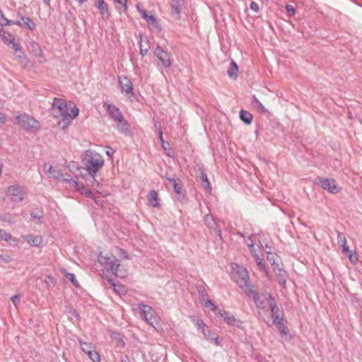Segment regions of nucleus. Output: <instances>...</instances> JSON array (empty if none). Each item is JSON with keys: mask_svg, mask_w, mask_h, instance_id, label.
I'll return each instance as SVG.
<instances>
[{"mask_svg": "<svg viewBox=\"0 0 362 362\" xmlns=\"http://www.w3.org/2000/svg\"><path fill=\"white\" fill-rule=\"evenodd\" d=\"M98 261L101 264L105 266V269H106V272L110 270L111 272L119 278H124L127 276V270L119 263V261L117 258L110 254L103 255L100 252L98 257ZM103 274H105V270L103 269Z\"/></svg>", "mask_w": 362, "mask_h": 362, "instance_id": "nucleus-1", "label": "nucleus"}, {"mask_svg": "<svg viewBox=\"0 0 362 362\" xmlns=\"http://www.w3.org/2000/svg\"><path fill=\"white\" fill-rule=\"evenodd\" d=\"M84 162L86 170L91 177H94L104 165V160L102 156L90 150L86 151Z\"/></svg>", "mask_w": 362, "mask_h": 362, "instance_id": "nucleus-2", "label": "nucleus"}, {"mask_svg": "<svg viewBox=\"0 0 362 362\" xmlns=\"http://www.w3.org/2000/svg\"><path fill=\"white\" fill-rule=\"evenodd\" d=\"M16 123L25 130L37 131L40 125L37 120L27 114H22L16 117Z\"/></svg>", "mask_w": 362, "mask_h": 362, "instance_id": "nucleus-3", "label": "nucleus"}, {"mask_svg": "<svg viewBox=\"0 0 362 362\" xmlns=\"http://www.w3.org/2000/svg\"><path fill=\"white\" fill-rule=\"evenodd\" d=\"M233 269L235 270L233 273V279L237 284L242 288H249L250 284L247 269L238 264H235Z\"/></svg>", "mask_w": 362, "mask_h": 362, "instance_id": "nucleus-4", "label": "nucleus"}, {"mask_svg": "<svg viewBox=\"0 0 362 362\" xmlns=\"http://www.w3.org/2000/svg\"><path fill=\"white\" fill-rule=\"evenodd\" d=\"M6 196L13 202H21L27 195V191L19 185L10 186L6 192Z\"/></svg>", "mask_w": 362, "mask_h": 362, "instance_id": "nucleus-5", "label": "nucleus"}, {"mask_svg": "<svg viewBox=\"0 0 362 362\" xmlns=\"http://www.w3.org/2000/svg\"><path fill=\"white\" fill-rule=\"evenodd\" d=\"M139 307L141 310V318L145 322L152 326H153L154 324L158 323V317L156 315L155 311L152 309L151 307L144 305V303L139 304Z\"/></svg>", "mask_w": 362, "mask_h": 362, "instance_id": "nucleus-6", "label": "nucleus"}, {"mask_svg": "<svg viewBox=\"0 0 362 362\" xmlns=\"http://www.w3.org/2000/svg\"><path fill=\"white\" fill-rule=\"evenodd\" d=\"M154 53L160 62V63H158L159 66H162L165 69H168L171 66L172 61L170 56L169 53L165 51L161 47L158 46L156 48Z\"/></svg>", "mask_w": 362, "mask_h": 362, "instance_id": "nucleus-7", "label": "nucleus"}, {"mask_svg": "<svg viewBox=\"0 0 362 362\" xmlns=\"http://www.w3.org/2000/svg\"><path fill=\"white\" fill-rule=\"evenodd\" d=\"M1 20L4 21L6 25L17 24L21 27L27 28L30 30H33L35 28V23L28 17L21 16L16 22H14L8 21L1 13Z\"/></svg>", "mask_w": 362, "mask_h": 362, "instance_id": "nucleus-8", "label": "nucleus"}, {"mask_svg": "<svg viewBox=\"0 0 362 362\" xmlns=\"http://www.w3.org/2000/svg\"><path fill=\"white\" fill-rule=\"evenodd\" d=\"M52 107L53 109H57L59 112V115L62 116L64 119H66L69 107H68L64 100L55 98L52 103Z\"/></svg>", "mask_w": 362, "mask_h": 362, "instance_id": "nucleus-9", "label": "nucleus"}, {"mask_svg": "<svg viewBox=\"0 0 362 362\" xmlns=\"http://www.w3.org/2000/svg\"><path fill=\"white\" fill-rule=\"evenodd\" d=\"M321 187L330 193L336 194L339 192V188L334 179L323 178L320 180Z\"/></svg>", "mask_w": 362, "mask_h": 362, "instance_id": "nucleus-10", "label": "nucleus"}, {"mask_svg": "<svg viewBox=\"0 0 362 362\" xmlns=\"http://www.w3.org/2000/svg\"><path fill=\"white\" fill-rule=\"evenodd\" d=\"M204 221L206 226L209 228L214 230V232L217 234V235L220 238V240H222L221 229L218 226V224L216 222L214 217L211 214H206L204 216Z\"/></svg>", "mask_w": 362, "mask_h": 362, "instance_id": "nucleus-11", "label": "nucleus"}, {"mask_svg": "<svg viewBox=\"0 0 362 362\" xmlns=\"http://www.w3.org/2000/svg\"><path fill=\"white\" fill-rule=\"evenodd\" d=\"M105 106L107 107V110L111 117L117 122H122L124 120V117L122 114L121 113L119 109L116 107L115 105L111 104H105Z\"/></svg>", "mask_w": 362, "mask_h": 362, "instance_id": "nucleus-12", "label": "nucleus"}, {"mask_svg": "<svg viewBox=\"0 0 362 362\" xmlns=\"http://www.w3.org/2000/svg\"><path fill=\"white\" fill-rule=\"evenodd\" d=\"M216 314L221 317L227 324L233 326H238L240 321L227 311L221 310L219 309V310Z\"/></svg>", "mask_w": 362, "mask_h": 362, "instance_id": "nucleus-13", "label": "nucleus"}, {"mask_svg": "<svg viewBox=\"0 0 362 362\" xmlns=\"http://www.w3.org/2000/svg\"><path fill=\"white\" fill-rule=\"evenodd\" d=\"M119 84L122 92L127 94H133L132 83L129 78L126 76L119 77Z\"/></svg>", "mask_w": 362, "mask_h": 362, "instance_id": "nucleus-14", "label": "nucleus"}, {"mask_svg": "<svg viewBox=\"0 0 362 362\" xmlns=\"http://www.w3.org/2000/svg\"><path fill=\"white\" fill-rule=\"evenodd\" d=\"M168 180L173 185L175 192L178 195L177 199L182 201L185 196L182 193V182L180 179L168 178Z\"/></svg>", "mask_w": 362, "mask_h": 362, "instance_id": "nucleus-15", "label": "nucleus"}, {"mask_svg": "<svg viewBox=\"0 0 362 362\" xmlns=\"http://www.w3.org/2000/svg\"><path fill=\"white\" fill-rule=\"evenodd\" d=\"M95 6L99 9L100 13L103 20H107L110 16L108 6L104 0H95Z\"/></svg>", "mask_w": 362, "mask_h": 362, "instance_id": "nucleus-16", "label": "nucleus"}, {"mask_svg": "<svg viewBox=\"0 0 362 362\" xmlns=\"http://www.w3.org/2000/svg\"><path fill=\"white\" fill-rule=\"evenodd\" d=\"M254 300L257 306L262 310H264L269 308V296H265L264 299L261 300L259 297V294L257 292H252Z\"/></svg>", "mask_w": 362, "mask_h": 362, "instance_id": "nucleus-17", "label": "nucleus"}, {"mask_svg": "<svg viewBox=\"0 0 362 362\" xmlns=\"http://www.w3.org/2000/svg\"><path fill=\"white\" fill-rule=\"evenodd\" d=\"M139 11L141 14L142 18H144L150 25H151L154 28H158V23L156 17H154L152 15H148L146 11L144 9L139 8Z\"/></svg>", "mask_w": 362, "mask_h": 362, "instance_id": "nucleus-18", "label": "nucleus"}, {"mask_svg": "<svg viewBox=\"0 0 362 362\" xmlns=\"http://www.w3.org/2000/svg\"><path fill=\"white\" fill-rule=\"evenodd\" d=\"M11 49H13L14 54H16V57L19 59H25V54L22 51V47H21L20 44L16 42L15 40L12 43L8 45Z\"/></svg>", "mask_w": 362, "mask_h": 362, "instance_id": "nucleus-19", "label": "nucleus"}, {"mask_svg": "<svg viewBox=\"0 0 362 362\" xmlns=\"http://www.w3.org/2000/svg\"><path fill=\"white\" fill-rule=\"evenodd\" d=\"M182 6H183V0H173V1H172L171 13H172V14H175L177 16L176 19L180 18V14L182 9Z\"/></svg>", "mask_w": 362, "mask_h": 362, "instance_id": "nucleus-20", "label": "nucleus"}, {"mask_svg": "<svg viewBox=\"0 0 362 362\" xmlns=\"http://www.w3.org/2000/svg\"><path fill=\"white\" fill-rule=\"evenodd\" d=\"M268 300L269 303V309L271 310L272 317H274L279 315V308L276 303L275 299L271 295H269Z\"/></svg>", "mask_w": 362, "mask_h": 362, "instance_id": "nucleus-21", "label": "nucleus"}, {"mask_svg": "<svg viewBox=\"0 0 362 362\" xmlns=\"http://www.w3.org/2000/svg\"><path fill=\"white\" fill-rule=\"evenodd\" d=\"M147 199L148 204L153 207H157L158 206V193L155 190H151L148 195Z\"/></svg>", "mask_w": 362, "mask_h": 362, "instance_id": "nucleus-22", "label": "nucleus"}, {"mask_svg": "<svg viewBox=\"0 0 362 362\" xmlns=\"http://www.w3.org/2000/svg\"><path fill=\"white\" fill-rule=\"evenodd\" d=\"M27 243L30 245L40 246L42 243V238L40 235H29L26 237Z\"/></svg>", "mask_w": 362, "mask_h": 362, "instance_id": "nucleus-23", "label": "nucleus"}, {"mask_svg": "<svg viewBox=\"0 0 362 362\" xmlns=\"http://www.w3.org/2000/svg\"><path fill=\"white\" fill-rule=\"evenodd\" d=\"M199 178L202 181V187L209 193H211V190H212V188L211 187V184L209 182V180L207 177V175L204 172V171H202V173H200V175H199Z\"/></svg>", "mask_w": 362, "mask_h": 362, "instance_id": "nucleus-24", "label": "nucleus"}, {"mask_svg": "<svg viewBox=\"0 0 362 362\" xmlns=\"http://www.w3.org/2000/svg\"><path fill=\"white\" fill-rule=\"evenodd\" d=\"M109 283L112 286L114 291L116 293L121 295L126 293L125 287L120 284H116L112 278L107 279Z\"/></svg>", "mask_w": 362, "mask_h": 362, "instance_id": "nucleus-25", "label": "nucleus"}, {"mask_svg": "<svg viewBox=\"0 0 362 362\" xmlns=\"http://www.w3.org/2000/svg\"><path fill=\"white\" fill-rule=\"evenodd\" d=\"M203 334L206 340L211 341H214L216 344H219L218 337L214 333L211 332L208 327H206V329H204Z\"/></svg>", "mask_w": 362, "mask_h": 362, "instance_id": "nucleus-26", "label": "nucleus"}, {"mask_svg": "<svg viewBox=\"0 0 362 362\" xmlns=\"http://www.w3.org/2000/svg\"><path fill=\"white\" fill-rule=\"evenodd\" d=\"M252 115L247 111L242 110L240 112V118L246 124H250L252 121Z\"/></svg>", "mask_w": 362, "mask_h": 362, "instance_id": "nucleus-27", "label": "nucleus"}, {"mask_svg": "<svg viewBox=\"0 0 362 362\" xmlns=\"http://www.w3.org/2000/svg\"><path fill=\"white\" fill-rule=\"evenodd\" d=\"M30 47L35 56L38 57H43V52L38 43L35 42L30 43Z\"/></svg>", "mask_w": 362, "mask_h": 362, "instance_id": "nucleus-28", "label": "nucleus"}, {"mask_svg": "<svg viewBox=\"0 0 362 362\" xmlns=\"http://www.w3.org/2000/svg\"><path fill=\"white\" fill-rule=\"evenodd\" d=\"M337 242L341 245L343 250L348 251V245H346V236L343 233L337 232Z\"/></svg>", "mask_w": 362, "mask_h": 362, "instance_id": "nucleus-29", "label": "nucleus"}, {"mask_svg": "<svg viewBox=\"0 0 362 362\" xmlns=\"http://www.w3.org/2000/svg\"><path fill=\"white\" fill-rule=\"evenodd\" d=\"M343 252L348 256L349 261L356 264L358 261V255L355 251L350 250L348 247V251L343 250Z\"/></svg>", "mask_w": 362, "mask_h": 362, "instance_id": "nucleus-30", "label": "nucleus"}, {"mask_svg": "<svg viewBox=\"0 0 362 362\" xmlns=\"http://www.w3.org/2000/svg\"><path fill=\"white\" fill-rule=\"evenodd\" d=\"M274 272L276 274L279 278V282L281 284H286V279L285 277V272L284 270L281 269V268H274Z\"/></svg>", "mask_w": 362, "mask_h": 362, "instance_id": "nucleus-31", "label": "nucleus"}, {"mask_svg": "<svg viewBox=\"0 0 362 362\" xmlns=\"http://www.w3.org/2000/svg\"><path fill=\"white\" fill-rule=\"evenodd\" d=\"M1 39L4 40V42L8 45H10L15 40V37L8 33H6L1 29Z\"/></svg>", "mask_w": 362, "mask_h": 362, "instance_id": "nucleus-32", "label": "nucleus"}, {"mask_svg": "<svg viewBox=\"0 0 362 362\" xmlns=\"http://www.w3.org/2000/svg\"><path fill=\"white\" fill-rule=\"evenodd\" d=\"M238 71V68L237 64H235V62H232L228 68V71H227L228 75L230 77H233V76L236 77Z\"/></svg>", "mask_w": 362, "mask_h": 362, "instance_id": "nucleus-33", "label": "nucleus"}, {"mask_svg": "<svg viewBox=\"0 0 362 362\" xmlns=\"http://www.w3.org/2000/svg\"><path fill=\"white\" fill-rule=\"evenodd\" d=\"M252 104L257 108V110L261 112H267V110L265 109L264 105L260 103V101L257 98L255 95L252 97Z\"/></svg>", "mask_w": 362, "mask_h": 362, "instance_id": "nucleus-34", "label": "nucleus"}, {"mask_svg": "<svg viewBox=\"0 0 362 362\" xmlns=\"http://www.w3.org/2000/svg\"><path fill=\"white\" fill-rule=\"evenodd\" d=\"M118 125H117V129L119 132H121L122 133H124L125 134H127L129 133L130 130H129V126L128 124V123L124 121V119L123 120V122H118Z\"/></svg>", "mask_w": 362, "mask_h": 362, "instance_id": "nucleus-35", "label": "nucleus"}, {"mask_svg": "<svg viewBox=\"0 0 362 362\" xmlns=\"http://www.w3.org/2000/svg\"><path fill=\"white\" fill-rule=\"evenodd\" d=\"M81 194H84L87 197H90L93 199H94L95 202L96 204H98V201L96 199V198L94 197V194L92 191H90L88 189H86L84 185H81V189L79 192Z\"/></svg>", "mask_w": 362, "mask_h": 362, "instance_id": "nucleus-36", "label": "nucleus"}, {"mask_svg": "<svg viewBox=\"0 0 362 362\" xmlns=\"http://www.w3.org/2000/svg\"><path fill=\"white\" fill-rule=\"evenodd\" d=\"M86 354L88 356V357L93 362L100 361V356L95 350L91 349L90 351H88Z\"/></svg>", "mask_w": 362, "mask_h": 362, "instance_id": "nucleus-37", "label": "nucleus"}, {"mask_svg": "<svg viewBox=\"0 0 362 362\" xmlns=\"http://www.w3.org/2000/svg\"><path fill=\"white\" fill-rule=\"evenodd\" d=\"M78 108L76 106L73 107H69V110L68 111L67 117L66 119H73L76 118L78 115Z\"/></svg>", "mask_w": 362, "mask_h": 362, "instance_id": "nucleus-38", "label": "nucleus"}, {"mask_svg": "<svg viewBox=\"0 0 362 362\" xmlns=\"http://www.w3.org/2000/svg\"><path fill=\"white\" fill-rule=\"evenodd\" d=\"M78 342H79V344H80V346H81V349L82 350L83 352L87 354L88 351H90L93 346H92V344H90V343H87V342H84L82 341L81 339H78Z\"/></svg>", "mask_w": 362, "mask_h": 362, "instance_id": "nucleus-39", "label": "nucleus"}, {"mask_svg": "<svg viewBox=\"0 0 362 362\" xmlns=\"http://www.w3.org/2000/svg\"><path fill=\"white\" fill-rule=\"evenodd\" d=\"M276 327L280 332V334L282 337L288 335L289 330H288V327L284 324V322L280 325H278V326H276Z\"/></svg>", "mask_w": 362, "mask_h": 362, "instance_id": "nucleus-40", "label": "nucleus"}, {"mask_svg": "<svg viewBox=\"0 0 362 362\" xmlns=\"http://www.w3.org/2000/svg\"><path fill=\"white\" fill-rule=\"evenodd\" d=\"M69 183L70 187H74L78 192L81 191V185H83L82 183H79L76 179H70V180H69Z\"/></svg>", "mask_w": 362, "mask_h": 362, "instance_id": "nucleus-41", "label": "nucleus"}, {"mask_svg": "<svg viewBox=\"0 0 362 362\" xmlns=\"http://www.w3.org/2000/svg\"><path fill=\"white\" fill-rule=\"evenodd\" d=\"M143 42H144V40H141L140 42V54L142 56H145L148 51L149 46L147 44V42L146 43V45H144Z\"/></svg>", "mask_w": 362, "mask_h": 362, "instance_id": "nucleus-42", "label": "nucleus"}, {"mask_svg": "<svg viewBox=\"0 0 362 362\" xmlns=\"http://www.w3.org/2000/svg\"><path fill=\"white\" fill-rule=\"evenodd\" d=\"M283 321H284V319L282 317H281L280 315H276L273 317L272 323H270L269 321H265V322L267 324V325H269V326H272V324H275L276 326H278V325L283 323Z\"/></svg>", "mask_w": 362, "mask_h": 362, "instance_id": "nucleus-43", "label": "nucleus"}, {"mask_svg": "<svg viewBox=\"0 0 362 362\" xmlns=\"http://www.w3.org/2000/svg\"><path fill=\"white\" fill-rule=\"evenodd\" d=\"M66 276L73 284L74 286H75L76 287H78L79 286V284L77 281V280L76 279V276H75V275L74 274H72V273H66Z\"/></svg>", "mask_w": 362, "mask_h": 362, "instance_id": "nucleus-44", "label": "nucleus"}, {"mask_svg": "<svg viewBox=\"0 0 362 362\" xmlns=\"http://www.w3.org/2000/svg\"><path fill=\"white\" fill-rule=\"evenodd\" d=\"M47 175L49 177L59 178V173L56 171L52 166H49Z\"/></svg>", "mask_w": 362, "mask_h": 362, "instance_id": "nucleus-45", "label": "nucleus"}, {"mask_svg": "<svg viewBox=\"0 0 362 362\" xmlns=\"http://www.w3.org/2000/svg\"><path fill=\"white\" fill-rule=\"evenodd\" d=\"M204 306L205 307H209V306H211V310L213 312H214L215 313H216L218 310H219V308L215 305L212 301L209 299H207L205 302H204Z\"/></svg>", "mask_w": 362, "mask_h": 362, "instance_id": "nucleus-46", "label": "nucleus"}, {"mask_svg": "<svg viewBox=\"0 0 362 362\" xmlns=\"http://www.w3.org/2000/svg\"><path fill=\"white\" fill-rule=\"evenodd\" d=\"M93 181H92V187L97 190L98 192L100 193L99 192V189H100L101 186L100 184L95 180V176L91 177Z\"/></svg>", "mask_w": 362, "mask_h": 362, "instance_id": "nucleus-47", "label": "nucleus"}, {"mask_svg": "<svg viewBox=\"0 0 362 362\" xmlns=\"http://www.w3.org/2000/svg\"><path fill=\"white\" fill-rule=\"evenodd\" d=\"M196 325L197 327L199 328V329H202V332H204V329H206V327H208L205 323L204 322L203 320H197V321L196 322Z\"/></svg>", "mask_w": 362, "mask_h": 362, "instance_id": "nucleus-48", "label": "nucleus"}, {"mask_svg": "<svg viewBox=\"0 0 362 362\" xmlns=\"http://www.w3.org/2000/svg\"><path fill=\"white\" fill-rule=\"evenodd\" d=\"M111 337H112V338H113V339L120 341L122 344V346L124 345V342L123 341V340L122 339V336H121V334L119 333H118V332H112Z\"/></svg>", "mask_w": 362, "mask_h": 362, "instance_id": "nucleus-49", "label": "nucleus"}, {"mask_svg": "<svg viewBox=\"0 0 362 362\" xmlns=\"http://www.w3.org/2000/svg\"><path fill=\"white\" fill-rule=\"evenodd\" d=\"M257 264L259 267L260 269L264 270L265 269V266L264 264L263 259L257 257L256 259Z\"/></svg>", "mask_w": 362, "mask_h": 362, "instance_id": "nucleus-50", "label": "nucleus"}, {"mask_svg": "<svg viewBox=\"0 0 362 362\" xmlns=\"http://www.w3.org/2000/svg\"><path fill=\"white\" fill-rule=\"evenodd\" d=\"M30 216L33 220H35V219L40 220L42 218V216L39 214V212L35 210H33L31 211Z\"/></svg>", "mask_w": 362, "mask_h": 362, "instance_id": "nucleus-51", "label": "nucleus"}, {"mask_svg": "<svg viewBox=\"0 0 362 362\" xmlns=\"http://www.w3.org/2000/svg\"><path fill=\"white\" fill-rule=\"evenodd\" d=\"M286 9L290 16H293L296 13L295 8L292 5H286Z\"/></svg>", "mask_w": 362, "mask_h": 362, "instance_id": "nucleus-52", "label": "nucleus"}, {"mask_svg": "<svg viewBox=\"0 0 362 362\" xmlns=\"http://www.w3.org/2000/svg\"><path fill=\"white\" fill-rule=\"evenodd\" d=\"M250 8L254 11L255 13H258L259 11V5L257 4V3L255 2V1H252L251 4H250Z\"/></svg>", "mask_w": 362, "mask_h": 362, "instance_id": "nucleus-53", "label": "nucleus"}, {"mask_svg": "<svg viewBox=\"0 0 362 362\" xmlns=\"http://www.w3.org/2000/svg\"><path fill=\"white\" fill-rule=\"evenodd\" d=\"M11 300L13 305H15V307H17L18 304L20 302V296L18 295H15L11 298Z\"/></svg>", "mask_w": 362, "mask_h": 362, "instance_id": "nucleus-54", "label": "nucleus"}, {"mask_svg": "<svg viewBox=\"0 0 362 362\" xmlns=\"http://www.w3.org/2000/svg\"><path fill=\"white\" fill-rule=\"evenodd\" d=\"M1 239L4 240L6 241H8L9 240L12 239V237L8 233H7L6 232H3L1 230Z\"/></svg>", "mask_w": 362, "mask_h": 362, "instance_id": "nucleus-55", "label": "nucleus"}, {"mask_svg": "<svg viewBox=\"0 0 362 362\" xmlns=\"http://www.w3.org/2000/svg\"><path fill=\"white\" fill-rule=\"evenodd\" d=\"M115 1H116L117 3L121 4L122 6V7L124 8V11L127 10V0H115Z\"/></svg>", "mask_w": 362, "mask_h": 362, "instance_id": "nucleus-56", "label": "nucleus"}, {"mask_svg": "<svg viewBox=\"0 0 362 362\" xmlns=\"http://www.w3.org/2000/svg\"><path fill=\"white\" fill-rule=\"evenodd\" d=\"M246 244L250 248V247H252L254 246V240L252 239V237H250L247 240H246Z\"/></svg>", "mask_w": 362, "mask_h": 362, "instance_id": "nucleus-57", "label": "nucleus"}, {"mask_svg": "<svg viewBox=\"0 0 362 362\" xmlns=\"http://www.w3.org/2000/svg\"><path fill=\"white\" fill-rule=\"evenodd\" d=\"M113 153H114V151L112 148H110V150H107L106 151L107 155L109 156H112Z\"/></svg>", "mask_w": 362, "mask_h": 362, "instance_id": "nucleus-58", "label": "nucleus"}, {"mask_svg": "<svg viewBox=\"0 0 362 362\" xmlns=\"http://www.w3.org/2000/svg\"><path fill=\"white\" fill-rule=\"evenodd\" d=\"M159 139H160V140L161 141V142H163V133H162V132H160V133H159Z\"/></svg>", "mask_w": 362, "mask_h": 362, "instance_id": "nucleus-59", "label": "nucleus"}, {"mask_svg": "<svg viewBox=\"0 0 362 362\" xmlns=\"http://www.w3.org/2000/svg\"><path fill=\"white\" fill-rule=\"evenodd\" d=\"M43 1L46 5L49 6L50 0H43Z\"/></svg>", "mask_w": 362, "mask_h": 362, "instance_id": "nucleus-60", "label": "nucleus"}, {"mask_svg": "<svg viewBox=\"0 0 362 362\" xmlns=\"http://www.w3.org/2000/svg\"><path fill=\"white\" fill-rule=\"evenodd\" d=\"M69 180H70V179H69V178H65V179H64V181H66V182H69Z\"/></svg>", "mask_w": 362, "mask_h": 362, "instance_id": "nucleus-61", "label": "nucleus"}, {"mask_svg": "<svg viewBox=\"0 0 362 362\" xmlns=\"http://www.w3.org/2000/svg\"><path fill=\"white\" fill-rule=\"evenodd\" d=\"M165 178L168 180V178H171L170 176H168V175H165Z\"/></svg>", "mask_w": 362, "mask_h": 362, "instance_id": "nucleus-62", "label": "nucleus"}, {"mask_svg": "<svg viewBox=\"0 0 362 362\" xmlns=\"http://www.w3.org/2000/svg\"><path fill=\"white\" fill-rule=\"evenodd\" d=\"M74 313L76 314V315H78L76 310H74Z\"/></svg>", "mask_w": 362, "mask_h": 362, "instance_id": "nucleus-63", "label": "nucleus"}, {"mask_svg": "<svg viewBox=\"0 0 362 362\" xmlns=\"http://www.w3.org/2000/svg\"><path fill=\"white\" fill-rule=\"evenodd\" d=\"M47 278L49 279H52V278L50 277V276H47Z\"/></svg>", "mask_w": 362, "mask_h": 362, "instance_id": "nucleus-64", "label": "nucleus"}]
</instances>
